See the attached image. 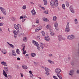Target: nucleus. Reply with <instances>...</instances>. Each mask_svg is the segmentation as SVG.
<instances>
[{
    "label": "nucleus",
    "instance_id": "f257e3e1",
    "mask_svg": "<svg viewBox=\"0 0 79 79\" xmlns=\"http://www.w3.org/2000/svg\"><path fill=\"white\" fill-rule=\"evenodd\" d=\"M50 5L53 8L54 6L55 7H56L58 5V4L57 2H55V1L52 0L50 3Z\"/></svg>",
    "mask_w": 79,
    "mask_h": 79
},
{
    "label": "nucleus",
    "instance_id": "f03ea898",
    "mask_svg": "<svg viewBox=\"0 0 79 79\" xmlns=\"http://www.w3.org/2000/svg\"><path fill=\"white\" fill-rule=\"evenodd\" d=\"M0 9L1 10L2 13L5 15H6V12L4 8H2V7H0Z\"/></svg>",
    "mask_w": 79,
    "mask_h": 79
},
{
    "label": "nucleus",
    "instance_id": "7ed1b4c3",
    "mask_svg": "<svg viewBox=\"0 0 79 79\" xmlns=\"http://www.w3.org/2000/svg\"><path fill=\"white\" fill-rule=\"evenodd\" d=\"M61 72V69H56L55 70V72L57 74H60V72Z\"/></svg>",
    "mask_w": 79,
    "mask_h": 79
},
{
    "label": "nucleus",
    "instance_id": "20e7f679",
    "mask_svg": "<svg viewBox=\"0 0 79 79\" xmlns=\"http://www.w3.org/2000/svg\"><path fill=\"white\" fill-rule=\"evenodd\" d=\"M58 23H57V22L54 23V26L55 27V29H56V31H59V28L58 27Z\"/></svg>",
    "mask_w": 79,
    "mask_h": 79
},
{
    "label": "nucleus",
    "instance_id": "39448f33",
    "mask_svg": "<svg viewBox=\"0 0 79 79\" xmlns=\"http://www.w3.org/2000/svg\"><path fill=\"white\" fill-rule=\"evenodd\" d=\"M58 40L59 41H61V40H64V38H63L62 36L60 35L58 36Z\"/></svg>",
    "mask_w": 79,
    "mask_h": 79
},
{
    "label": "nucleus",
    "instance_id": "423d86ee",
    "mask_svg": "<svg viewBox=\"0 0 79 79\" xmlns=\"http://www.w3.org/2000/svg\"><path fill=\"white\" fill-rule=\"evenodd\" d=\"M65 31L66 32H69V26H66Z\"/></svg>",
    "mask_w": 79,
    "mask_h": 79
},
{
    "label": "nucleus",
    "instance_id": "0eeeda50",
    "mask_svg": "<svg viewBox=\"0 0 79 79\" xmlns=\"http://www.w3.org/2000/svg\"><path fill=\"white\" fill-rule=\"evenodd\" d=\"M44 39L46 41H49L50 40V37L48 36H46L44 37Z\"/></svg>",
    "mask_w": 79,
    "mask_h": 79
},
{
    "label": "nucleus",
    "instance_id": "6e6552de",
    "mask_svg": "<svg viewBox=\"0 0 79 79\" xmlns=\"http://www.w3.org/2000/svg\"><path fill=\"white\" fill-rule=\"evenodd\" d=\"M74 70H70L69 72V74L70 76H72L74 74Z\"/></svg>",
    "mask_w": 79,
    "mask_h": 79
},
{
    "label": "nucleus",
    "instance_id": "1a4fd4ad",
    "mask_svg": "<svg viewBox=\"0 0 79 79\" xmlns=\"http://www.w3.org/2000/svg\"><path fill=\"white\" fill-rule=\"evenodd\" d=\"M14 26L15 29L17 31H19V27L17 26L16 24H14Z\"/></svg>",
    "mask_w": 79,
    "mask_h": 79
},
{
    "label": "nucleus",
    "instance_id": "9d476101",
    "mask_svg": "<svg viewBox=\"0 0 79 79\" xmlns=\"http://www.w3.org/2000/svg\"><path fill=\"white\" fill-rule=\"evenodd\" d=\"M31 13L32 15H35L36 14V12L35 11V10L34 9H33L31 10Z\"/></svg>",
    "mask_w": 79,
    "mask_h": 79
},
{
    "label": "nucleus",
    "instance_id": "9b49d317",
    "mask_svg": "<svg viewBox=\"0 0 79 79\" xmlns=\"http://www.w3.org/2000/svg\"><path fill=\"white\" fill-rule=\"evenodd\" d=\"M29 73L30 74V77L32 79V78H33V77H34V76L33 75V74H32V71H29Z\"/></svg>",
    "mask_w": 79,
    "mask_h": 79
},
{
    "label": "nucleus",
    "instance_id": "f8f14e48",
    "mask_svg": "<svg viewBox=\"0 0 79 79\" xmlns=\"http://www.w3.org/2000/svg\"><path fill=\"white\" fill-rule=\"evenodd\" d=\"M70 10L71 12V13H74V9L72 6H70Z\"/></svg>",
    "mask_w": 79,
    "mask_h": 79
},
{
    "label": "nucleus",
    "instance_id": "ddd939ff",
    "mask_svg": "<svg viewBox=\"0 0 79 79\" xmlns=\"http://www.w3.org/2000/svg\"><path fill=\"white\" fill-rule=\"evenodd\" d=\"M43 21H46V22H48V21H49L48 19H47L45 18H43Z\"/></svg>",
    "mask_w": 79,
    "mask_h": 79
},
{
    "label": "nucleus",
    "instance_id": "4468645a",
    "mask_svg": "<svg viewBox=\"0 0 79 79\" xmlns=\"http://www.w3.org/2000/svg\"><path fill=\"white\" fill-rule=\"evenodd\" d=\"M22 68L24 69H27V66H26V65H22Z\"/></svg>",
    "mask_w": 79,
    "mask_h": 79
},
{
    "label": "nucleus",
    "instance_id": "2eb2a0df",
    "mask_svg": "<svg viewBox=\"0 0 79 79\" xmlns=\"http://www.w3.org/2000/svg\"><path fill=\"white\" fill-rule=\"evenodd\" d=\"M32 42L36 46V45H38V43H37V42H35V40H32Z\"/></svg>",
    "mask_w": 79,
    "mask_h": 79
},
{
    "label": "nucleus",
    "instance_id": "dca6fc26",
    "mask_svg": "<svg viewBox=\"0 0 79 79\" xmlns=\"http://www.w3.org/2000/svg\"><path fill=\"white\" fill-rule=\"evenodd\" d=\"M46 27L48 29H50L51 28V26L50 25H48Z\"/></svg>",
    "mask_w": 79,
    "mask_h": 79
},
{
    "label": "nucleus",
    "instance_id": "f3484780",
    "mask_svg": "<svg viewBox=\"0 0 79 79\" xmlns=\"http://www.w3.org/2000/svg\"><path fill=\"white\" fill-rule=\"evenodd\" d=\"M1 51L2 53L4 54H6V51L5 50H2Z\"/></svg>",
    "mask_w": 79,
    "mask_h": 79
},
{
    "label": "nucleus",
    "instance_id": "a211bd4d",
    "mask_svg": "<svg viewBox=\"0 0 79 79\" xmlns=\"http://www.w3.org/2000/svg\"><path fill=\"white\" fill-rule=\"evenodd\" d=\"M48 61L50 63H51V64H54V62H53V61H51L50 60H48Z\"/></svg>",
    "mask_w": 79,
    "mask_h": 79
},
{
    "label": "nucleus",
    "instance_id": "6ab92c4d",
    "mask_svg": "<svg viewBox=\"0 0 79 79\" xmlns=\"http://www.w3.org/2000/svg\"><path fill=\"white\" fill-rule=\"evenodd\" d=\"M43 1L44 5H47V0H43Z\"/></svg>",
    "mask_w": 79,
    "mask_h": 79
},
{
    "label": "nucleus",
    "instance_id": "aec40b11",
    "mask_svg": "<svg viewBox=\"0 0 79 79\" xmlns=\"http://www.w3.org/2000/svg\"><path fill=\"white\" fill-rule=\"evenodd\" d=\"M57 75L58 76V77L59 78V79H62V77H61V74H57Z\"/></svg>",
    "mask_w": 79,
    "mask_h": 79
},
{
    "label": "nucleus",
    "instance_id": "412c9836",
    "mask_svg": "<svg viewBox=\"0 0 79 79\" xmlns=\"http://www.w3.org/2000/svg\"><path fill=\"white\" fill-rule=\"evenodd\" d=\"M70 38L71 39V40H72V39H74V35H70Z\"/></svg>",
    "mask_w": 79,
    "mask_h": 79
},
{
    "label": "nucleus",
    "instance_id": "4be33fe9",
    "mask_svg": "<svg viewBox=\"0 0 79 79\" xmlns=\"http://www.w3.org/2000/svg\"><path fill=\"white\" fill-rule=\"evenodd\" d=\"M31 56H32V57H34V56H35L36 55L35 53H32L31 54Z\"/></svg>",
    "mask_w": 79,
    "mask_h": 79
},
{
    "label": "nucleus",
    "instance_id": "5701e85b",
    "mask_svg": "<svg viewBox=\"0 0 79 79\" xmlns=\"http://www.w3.org/2000/svg\"><path fill=\"white\" fill-rule=\"evenodd\" d=\"M36 47H37V49L38 50H40V48L39 47V44H36Z\"/></svg>",
    "mask_w": 79,
    "mask_h": 79
},
{
    "label": "nucleus",
    "instance_id": "b1692460",
    "mask_svg": "<svg viewBox=\"0 0 79 79\" xmlns=\"http://www.w3.org/2000/svg\"><path fill=\"white\" fill-rule=\"evenodd\" d=\"M71 64L72 66H73L74 64V60H72V61L71 63Z\"/></svg>",
    "mask_w": 79,
    "mask_h": 79
},
{
    "label": "nucleus",
    "instance_id": "393cba45",
    "mask_svg": "<svg viewBox=\"0 0 79 79\" xmlns=\"http://www.w3.org/2000/svg\"><path fill=\"white\" fill-rule=\"evenodd\" d=\"M69 2H68L66 1L65 2V5L67 6V7L69 6Z\"/></svg>",
    "mask_w": 79,
    "mask_h": 79
},
{
    "label": "nucleus",
    "instance_id": "a878e982",
    "mask_svg": "<svg viewBox=\"0 0 79 79\" xmlns=\"http://www.w3.org/2000/svg\"><path fill=\"white\" fill-rule=\"evenodd\" d=\"M41 28H40V27H39L38 28H37L36 29H35V32H37L39 31V30H40Z\"/></svg>",
    "mask_w": 79,
    "mask_h": 79
},
{
    "label": "nucleus",
    "instance_id": "bb28decb",
    "mask_svg": "<svg viewBox=\"0 0 79 79\" xmlns=\"http://www.w3.org/2000/svg\"><path fill=\"white\" fill-rule=\"evenodd\" d=\"M46 71H47V72H50V70L48 68H47L45 67V69Z\"/></svg>",
    "mask_w": 79,
    "mask_h": 79
},
{
    "label": "nucleus",
    "instance_id": "cd10ccee",
    "mask_svg": "<svg viewBox=\"0 0 79 79\" xmlns=\"http://www.w3.org/2000/svg\"><path fill=\"white\" fill-rule=\"evenodd\" d=\"M50 34L51 35H55V33L52 31H50Z\"/></svg>",
    "mask_w": 79,
    "mask_h": 79
},
{
    "label": "nucleus",
    "instance_id": "c85d7f7f",
    "mask_svg": "<svg viewBox=\"0 0 79 79\" xmlns=\"http://www.w3.org/2000/svg\"><path fill=\"white\" fill-rule=\"evenodd\" d=\"M14 34H15V35H17V34H18V31H13Z\"/></svg>",
    "mask_w": 79,
    "mask_h": 79
},
{
    "label": "nucleus",
    "instance_id": "c756f323",
    "mask_svg": "<svg viewBox=\"0 0 79 79\" xmlns=\"http://www.w3.org/2000/svg\"><path fill=\"white\" fill-rule=\"evenodd\" d=\"M23 40L24 42H27V37H24L23 38Z\"/></svg>",
    "mask_w": 79,
    "mask_h": 79
},
{
    "label": "nucleus",
    "instance_id": "7c9ffc66",
    "mask_svg": "<svg viewBox=\"0 0 79 79\" xmlns=\"http://www.w3.org/2000/svg\"><path fill=\"white\" fill-rule=\"evenodd\" d=\"M40 46L41 47V48H42V49L44 48V44H43L42 43L40 44Z\"/></svg>",
    "mask_w": 79,
    "mask_h": 79
},
{
    "label": "nucleus",
    "instance_id": "2f4dec72",
    "mask_svg": "<svg viewBox=\"0 0 79 79\" xmlns=\"http://www.w3.org/2000/svg\"><path fill=\"white\" fill-rule=\"evenodd\" d=\"M53 21H56V17L54 16L53 19Z\"/></svg>",
    "mask_w": 79,
    "mask_h": 79
},
{
    "label": "nucleus",
    "instance_id": "473e14b6",
    "mask_svg": "<svg viewBox=\"0 0 79 79\" xmlns=\"http://www.w3.org/2000/svg\"><path fill=\"white\" fill-rule=\"evenodd\" d=\"M42 34L43 36H45V32H44V31H42Z\"/></svg>",
    "mask_w": 79,
    "mask_h": 79
},
{
    "label": "nucleus",
    "instance_id": "72a5a7b5",
    "mask_svg": "<svg viewBox=\"0 0 79 79\" xmlns=\"http://www.w3.org/2000/svg\"><path fill=\"white\" fill-rule=\"evenodd\" d=\"M19 50L18 49H17L16 50V52L18 54H19L20 53L19 52Z\"/></svg>",
    "mask_w": 79,
    "mask_h": 79
},
{
    "label": "nucleus",
    "instance_id": "f704fd0d",
    "mask_svg": "<svg viewBox=\"0 0 79 79\" xmlns=\"http://www.w3.org/2000/svg\"><path fill=\"white\" fill-rule=\"evenodd\" d=\"M62 8L64 10H65L66 9V8L65 7V5H64V4H63L62 6Z\"/></svg>",
    "mask_w": 79,
    "mask_h": 79
},
{
    "label": "nucleus",
    "instance_id": "c9c22d12",
    "mask_svg": "<svg viewBox=\"0 0 79 79\" xmlns=\"http://www.w3.org/2000/svg\"><path fill=\"white\" fill-rule=\"evenodd\" d=\"M67 39H69V40H71V37H70V35L68 36L67 37Z\"/></svg>",
    "mask_w": 79,
    "mask_h": 79
},
{
    "label": "nucleus",
    "instance_id": "e433bc0d",
    "mask_svg": "<svg viewBox=\"0 0 79 79\" xmlns=\"http://www.w3.org/2000/svg\"><path fill=\"white\" fill-rule=\"evenodd\" d=\"M4 71L6 72V73L7 74H8L9 72V71H8V69H4Z\"/></svg>",
    "mask_w": 79,
    "mask_h": 79
},
{
    "label": "nucleus",
    "instance_id": "4c0bfd02",
    "mask_svg": "<svg viewBox=\"0 0 79 79\" xmlns=\"http://www.w3.org/2000/svg\"><path fill=\"white\" fill-rule=\"evenodd\" d=\"M3 75H4V76H5V77L8 78V76H7V74H6V73L4 74H3Z\"/></svg>",
    "mask_w": 79,
    "mask_h": 79
},
{
    "label": "nucleus",
    "instance_id": "58836bf2",
    "mask_svg": "<svg viewBox=\"0 0 79 79\" xmlns=\"http://www.w3.org/2000/svg\"><path fill=\"white\" fill-rule=\"evenodd\" d=\"M48 72H46L45 73V74H46V75H47V76H48V75H49L50 74V73H49Z\"/></svg>",
    "mask_w": 79,
    "mask_h": 79
},
{
    "label": "nucleus",
    "instance_id": "ea45409f",
    "mask_svg": "<svg viewBox=\"0 0 79 79\" xmlns=\"http://www.w3.org/2000/svg\"><path fill=\"white\" fill-rule=\"evenodd\" d=\"M25 56H28V57H26V58H29V55L28 54H27L25 55Z\"/></svg>",
    "mask_w": 79,
    "mask_h": 79
},
{
    "label": "nucleus",
    "instance_id": "a19ab883",
    "mask_svg": "<svg viewBox=\"0 0 79 79\" xmlns=\"http://www.w3.org/2000/svg\"><path fill=\"white\" fill-rule=\"evenodd\" d=\"M75 23L76 24H77V19H75Z\"/></svg>",
    "mask_w": 79,
    "mask_h": 79
},
{
    "label": "nucleus",
    "instance_id": "79ce46f5",
    "mask_svg": "<svg viewBox=\"0 0 79 79\" xmlns=\"http://www.w3.org/2000/svg\"><path fill=\"white\" fill-rule=\"evenodd\" d=\"M23 9H24V10H25V9H26V6H23Z\"/></svg>",
    "mask_w": 79,
    "mask_h": 79
},
{
    "label": "nucleus",
    "instance_id": "37998d69",
    "mask_svg": "<svg viewBox=\"0 0 79 79\" xmlns=\"http://www.w3.org/2000/svg\"><path fill=\"white\" fill-rule=\"evenodd\" d=\"M10 46L12 48H14V45H13V44H10Z\"/></svg>",
    "mask_w": 79,
    "mask_h": 79
},
{
    "label": "nucleus",
    "instance_id": "c03bdc74",
    "mask_svg": "<svg viewBox=\"0 0 79 79\" xmlns=\"http://www.w3.org/2000/svg\"><path fill=\"white\" fill-rule=\"evenodd\" d=\"M44 13H45V14H48V12L47 11H45L44 12Z\"/></svg>",
    "mask_w": 79,
    "mask_h": 79
},
{
    "label": "nucleus",
    "instance_id": "a18cd8bd",
    "mask_svg": "<svg viewBox=\"0 0 79 79\" xmlns=\"http://www.w3.org/2000/svg\"><path fill=\"white\" fill-rule=\"evenodd\" d=\"M34 64L35 65V66H37L39 64H38V63H36V62H34Z\"/></svg>",
    "mask_w": 79,
    "mask_h": 79
},
{
    "label": "nucleus",
    "instance_id": "49530a36",
    "mask_svg": "<svg viewBox=\"0 0 79 79\" xmlns=\"http://www.w3.org/2000/svg\"><path fill=\"white\" fill-rule=\"evenodd\" d=\"M5 62L4 61H2V62H1V63L2 64L4 65V64H5Z\"/></svg>",
    "mask_w": 79,
    "mask_h": 79
},
{
    "label": "nucleus",
    "instance_id": "de8ad7c7",
    "mask_svg": "<svg viewBox=\"0 0 79 79\" xmlns=\"http://www.w3.org/2000/svg\"><path fill=\"white\" fill-rule=\"evenodd\" d=\"M3 65H4V66H6L7 65L6 64V63L5 62Z\"/></svg>",
    "mask_w": 79,
    "mask_h": 79
},
{
    "label": "nucleus",
    "instance_id": "09e8293b",
    "mask_svg": "<svg viewBox=\"0 0 79 79\" xmlns=\"http://www.w3.org/2000/svg\"><path fill=\"white\" fill-rule=\"evenodd\" d=\"M8 77H9L10 79H11V78H12V77L11 76V75H8Z\"/></svg>",
    "mask_w": 79,
    "mask_h": 79
},
{
    "label": "nucleus",
    "instance_id": "8fccbe9b",
    "mask_svg": "<svg viewBox=\"0 0 79 79\" xmlns=\"http://www.w3.org/2000/svg\"><path fill=\"white\" fill-rule=\"evenodd\" d=\"M3 23H0V26H3Z\"/></svg>",
    "mask_w": 79,
    "mask_h": 79
},
{
    "label": "nucleus",
    "instance_id": "3c124183",
    "mask_svg": "<svg viewBox=\"0 0 79 79\" xmlns=\"http://www.w3.org/2000/svg\"><path fill=\"white\" fill-rule=\"evenodd\" d=\"M36 23H37V24H39V21H38V20L36 19Z\"/></svg>",
    "mask_w": 79,
    "mask_h": 79
},
{
    "label": "nucleus",
    "instance_id": "603ef678",
    "mask_svg": "<svg viewBox=\"0 0 79 79\" xmlns=\"http://www.w3.org/2000/svg\"><path fill=\"white\" fill-rule=\"evenodd\" d=\"M53 56V55L51 54H50L49 55V56Z\"/></svg>",
    "mask_w": 79,
    "mask_h": 79
},
{
    "label": "nucleus",
    "instance_id": "864d4df0",
    "mask_svg": "<svg viewBox=\"0 0 79 79\" xmlns=\"http://www.w3.org/2000/svg\"><path fill=\"white\" fill-rule=\"evenodd\" d=\"M25 48V46H23V48L22 49V50L23 51H24Z\"/></svg>",
    "mask_w": 79,
    "mask_h": 79
},
{
    "label": "nucleus",
    "instance_id": "5fc2aeb1",
    "mask_svg": "<svg viewBox=\"0 0 79 79\" xmlns=\"http://www.w3.org/2000/svg\"><path fill=\"white\" fill-rule=\"evenodd\" d=\"M4 69H8V67H5L4 68Z\"/></svg>",
    "mask_w": 79,
    "mask_h": 79
},
{
    "label": "nucleus",
    "instance_id": "6e6d98bb",
    "mask_svg": "<svg viewBox=\"0 0 79 79\" xmlns=\"http://www.w3.org/2000/svg\"><path fill=\"white\" fill-rule=\"evenodd\" d=\"M26 50L23 51V54L25 55V54H26Z\"/></svg>",
    "mask_w": 79,
    "mask_h": 79
},
{
    "label": "nucleus",
    "instance_id": "4d7b16f0",
    "mask_svg": "<svg viewBox=\"0 0 79 79\" xmlns=\"http://www.w3.org/2000/svg\"><path fill=\"white\" fill-rule=\"evenodd\" d=\"M37 37L38 39L40 40V36H37Z\"/></svg>",
    "mask_w": 79,
    "mask_h": 79
},
{
    "label": "nucleus",
    "instance_id": "13d9d810",
    "mask_svg": "<svg viewBox=\"0 0 79 79\" xmlns=\"http://www.w3.org/2000/svg\"><path fill=\"white\" fill-rule=\"evenodd\" d=\"M3 74H6V71H4V70H3Z\"/></svg>",
    "mask_w": 79,
    "mask_h": 79
},
{
    "label": "nucleus",
    "instance_id": "bf43d9fd",
    "mask_svg": "<svg viewBox=\"0 0 79 79\" xmlns=\"http://www.w3.org/2000/svg\"><path fill=\"white\" fill-rule=\"evenodd\" d=\"M12 55H13L14 56H16V53H15V52L14 53H12Z\"/></svg>",
    "mask_w": 79,
    "mask_h": 79
},
{
    "label": "nucleus",
    "instance_id": "052dcab7",
    "mask_svg": "<svg viewBox=\"0 0 79 79\" xmlns=\"http://www.w3.org/2000/svg\"><path fill=\"white\" fill-rule=\"evenodd\" d=\"M42 8L43 10H45V8L44 7H42Z\"/></svg>",
    "mask_w": 79,
    "mask_h": 79
},
{
    "label": "nucleus",
    "instance_id": "680f3d73",
    "mask_svg": "<svg viewBox=\"0 0 79 79\" xmlns=\"http://www.w3.org/2000/svg\"><path fill=\"white\" fill-rule=\"evenodd\" d=\"M20 74L21 77H23V74L22 73H20Z\"/></svg>",
    "mask_w": 79,
    "mask_h": 79
},
{
    "label": "nucleus",
    "instance_id": "e2e57ef3",
    "mask_svg": "<svg viewBox=\"0 0 79 79\" xmlns=\"http://www.w3.org/2000/svg\"><path fill=\"white\" fill-rule=\"evenodd\" d=\"M0 32H2V30L1 29V28L0 27Z\"/></svg>",
    "mask_w": 79,
    "mask_h": 79
},
{
    "label": "nucleus",
    "instance_id": "0e129e2a",
    "mask_svg": "<svg viewBox=\"0 0 79 79\" xmlns=\"http://www.w3.org/2000/svg\"><path fill=\"white\" fill-rule=\"evenodd\" d=\"M55 2H56V3H58V0H55Z\"/></svg>",
    "mask_w": 79,
    "mask_h": 79
},
{
    "label": "nucleus",
    "instance_id": "69168bd1",
    "mask_svg": "<svg viewBox=\"0 0 79 79\" xmlns=\"http://www.w3.org/2000/svg\"><path fill=\"white\" fill-rule=\"evenodd\" d=\"M77 73L78 74L79 73V70H77Z\"/></svg>",
    "mask_w": 79,
    "mask_h": 79
},
{
    "label": "nucleus",
    "instance_id": "338daca9",
    "mask_svg": "<svg viewBox=\"0 0 79 79\" xmlns=\"http://www.w3.org/2000/svg\"><path fill=\"white\" fill-rule=\"evenodd\" d=\"M17 60H20V58H19V57H18L17 58Z\"/></svg>",
    "mask_w": 79,
    "mask_h": 79
},
{
    "label": "nucleus",
    "instance_id": "774afa93",
    "mask_svg": "<svg viewBox=\"0 0 79 79\" xmlns=\"http://www.w3.org/2000/svg\"><path fill=\"white\" fill-rule=\"evenodd\" d=\"M20 19H23V17L20 16Z\"/></svg>",
    "mask_w": 79,
    "mask_h": 79
}]
</instances>
